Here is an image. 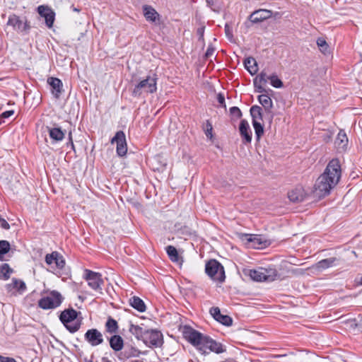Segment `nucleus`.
Instances as JSON below:
<instances>
[{"instance_id":"nucleus-1","label":"nucleus","mask_w":362,"mask_h":362,"mask_svg":"<svg viewBox=\"0 0 362 362\" xmlns=\"http://www.w3.org/2000/svg\"><path fill=\"white\" fill-rule=\"evenodd\" d=\"M341 177V166L337 159H332L327 165L324 173L317 179L314 186V193L323 197L330 193Z\"/></svg>"},{"instance_id":"nucleus-2","label":"nucleus","mask_w":362,"mask_h":362,"mask_svg":"<svg viewBox=\"0 0 362 362\" xmlns=\"http://www.w3.org/2000/svg\"><path fill=\"white\" fill-rule=\"evenodd\" d=\"M184 337L194 346H195L202 354H208L210 351L216 354H221L225 351L223 345L204 335L199 331L186 326L183 331Z\"/></svg>"},{"instance_id":"nucleus-3","label":"nucleus","mask_w":362,"mask_h":362,"mask_svg":"<svg viewBox=\"0 0 362 362\" xmlns=\"http://www.w3.org/2000/svg\"><path fill=\"white\" fill-rule=\"evenodd\" d=\"M158 77L156 74L148 75L146 78L140 81L134 88L132 95L139 97L143 93L152 94L157 90Z\"/></svg>"},{"instance_id":"nucleus-4","label":"nucleus","mask_w":362,"mask_h":362,"mask_svg":"<svg viewBox=\"0 0 362 362\" xmlns=\"http://www.w3.org/2000/svg\"><path fill=\"white\" fill-rule=\"evenodd\" d=\"M247 274L254 281L269 282L276 279L278 272L274 268L259 267L257 269L248 270Z\"/></svg>"},{"instance_id":"nucleus-5","label":"nucleus","mask_w":362,"mask_h":362,"mask_svg":"<svg viewBox=\"0 0 362 362\" xmlns=\"http://www.w3.org/2000/svg\"><path fill=\"white\" fill-rule=\"evenodd\" d=\"M205 272L214 281L223 282L226 279L224 268L216 259L209 260L205 265Z\"/></svg>"},{"instance_id":"nucleus-6","label":"nucleus","mask_w":362,"mask_h":362,"mask_svg":"<svg viewBox=\"0 0 362 362\" xmlns=\"http://www.w3.org/2000/svg\"><path fill=\"white\" fill-rule=\"evenodd\" d=\"M64 300L62 294L57 291H52L49 295L38 300V306L43 310L55 309L59 307Z\"/></svg>"},{"instance_id":"nucleus-7","label":"nucleus","mask_w":362,"mask_h":362,"mask_svg":"<svg viewBox=\"0 0 362 362\" xmlns=\"http://www.w3.org/2000/svg\"><path fill=\"white\" fill-rule=\"evenodd\" d=\"M84 278L92 289L102 293V285H103L104 281L101 274L90 269H85Z\"/></svg>"},{"instance_id":"nucleus-8","label":"nucleus","mask_w":362,"mask_h":362,"mask_svg":"<svg viewBox=\"0 0 362 362\" xmlns=\"http://www.w3.org/2000/svg\"><path fill=\"white\" fill-rule=\"evenodd\" d=\"M143 341L148 346L159 347L163 344V334L156 329H147Z\"/></svg>"},{"instance_id":"nucleus-9","label":"nucleus","mask_w":362,"mask_h":362,"mask_svg":"<svg viewBox=\"0 0 362 362\" xmlns=\"http://www.w3.org/2000/svg\"><path fill=\"white\" fill-rule=\"evenodd\" d=\"M110 142L112 144L115 143L117 144L116 152L118 156L122 157L127 154V144L126 136L123 131L117 132Z\"/></svg>"},{"instance_id":"nucleus-10","label":"nucleus","mask_w":362,"mask_h":362,"mask_svg":"<svg viewBox=\"0 0 362 362\" xmlns=\"http://www.w3.org/2000/svg\"><path fill=\"white\" fill-rule=\"evenodd\" d=\"M45 262L54 269L62 270L65 267V259L63 256L57 251L45 256Z\"/></svg>"},{"instance_id":"nucleus-11","label":"nucleus","mask_w":362,"mask_h":362,"mask_svg":"<svg viewBox=\"0 0 362 362\" xmlns=\"http://www.w3.org/2000/svg\"><path fill=\"white\" fill-rule=\"evenodd\" d=\"M8 25L12 26L16 31L25 34L29 32L30 28V25L26 20L23 21L19 16L15 14L8 17Z\"/></svg>"},{"instance_id":"nucleus-12","label":"nucleus","mask_w":362,"mask_h":362,"mask_svg":"<svg viewBox=\"0 0 362 362\" xmlns=\"http://www.w3.org/2000/svg\"><path fill=\"white\" fill-rule=\"evenodd\" d=\"M84 339L91 346H98L104 342L103 334L95 328L88 329L84 334Z\"/></svg>"},{"instance_id":"nucleus-13","label":"nucleus","mask_w":362,"mask_h":362,"mask_svg":"<svg viewBox=\"0 0 362 362\" xmlns=\"http://www.w3.org/2000/svg\"><path fill=\"white\" fill-rule=\"evenodd\" d=\"M246 244L253 248H264L269 245V242L259 235H245Z\"/></svg>"},{"instance_id":"nucleus-14","label":"nucleus","mask_w":362,"mask_h":362,"mask_svg":"<svg viewBox=\"0 0 362 362\" xmlns=\"http://www.w3.org/2000/svg\"><path fill=\"white\" fill-rule=\"evenodd\" d=\"M37 12L40 16L45 18L46 25L48 28H52L54 21V12L48 6L45 5L39 6Z\"/></svg>"},{"instance_id":"nucleus-15","label":"nucleus","mask_w":362,"mask_h":362,"mask_svg":"<svg viewBox=\"0 0 362 362\" xmlns=\"http://www.w3.org/2000/svg\"><path fill=\"white\" fill-rule=\"evenodd\" d=\"M209 313L218 322L226 326H230L233 324V319L226 315H222L218 307H212L209 310Z\"/></svg>"},{"instance_id":"nucleus-16","label":"nucleus","mask_w":362,"mask_h":362,"mask_svg":"<svg viewBox=\"0 0 362 362\" xmlns=\"http://www.w3.org/2000/svg\"><path fill=\"white\" fill-rule=\"evenodd\" d=\"M78 313L72 308L65 309L61 313L59 320L65 327H68L66 325L76 320Z\"/></svg>"},{"instance_id":"nucleus-17","label":"nucleus","mask_w":362,"mask_h":362,"mask_svg":"<svg viewBox=\"0 0 362 362\" xmlns=\"http://www.w3.org/2000/svg\"><path fill=\"white\" fill-rule=\"evenodd\" d=\"M143 13L147 21L153 23L155 24L160 23V16L159 13L151 6H143Z\"/></svg>"},{"instance_id":"nucleus-18","label":"nucleus","mask_w":362,"mask_h":362,"mask_svg":"<svg viewBox=\"0 0 362 362\" xmlns=\"http://www.w3.org/2000/svg\"><path fill=\"white\" fill-rule=\"evenodd\" d=\"M306 194L304 188L301 185H298L288 192V197L293 202H300L305 199Z\"/></svg>"},{"instance_id":"nucleus-19","label":"nucleus","mask_w":362,"mask_h":362,"mask_svg":"<svg viewBox=\"0 0 362 362\" xmlns=\"http://www.w3.org/2000/svg\"><path fill=\"white\" fill-rule=\"evenodd\" d=\"M47 83L51 87V92L54 98L57 99L59 98L63 91V83L62 81L58 78L49 77L47 79Z\"/></svg>"},{"instance_id":"nucleus-20","label":"nucleus","mask_w":362,"mask_h":362,"mask_svg":"<svg viewBox=\"0 0 362 362\" xmlns=\"http://www.w3.org/2000/svg\"><path fill=\"white\" fill-rule=\"evenodd\" d=\"M272 11L267 9H259L254 11L249 16V20L253 23H257L270 18Z\"/></svg>"},{"instance_id":"nucleus-21","label":"nucleus","mask_w":362,"mask_h":362,"mask_svg":"<svg viewBox=\"0 0 362 362\" xmlns=\"http://www.w3.org/2000/svg\"><path fill=\"white\" fill-rule=\"evenodd\" d=\"M268 78L269 76L265 70H263L254 78V86L257 93H262L266 92V90L263 88V85L267 82Z\"/></svg>"},{"instance_id":"nucleus-22","label":"nucleus","mask_w":362,"mask_h":362,"mask_svg":"<svg viewBox=\"0 0 362 362\" xmlns=\"http://www.w3.org/2000/svg\"><path fill=\"white\" fill-rule=\"evenodd\" d=\"M240 136L244 140V143H250L252 141V132L247 120L242 119L239 126Z\"/></svg>"},{"instance_id":"nucleus-23","label":"nucleus","mask_w":362,"mask_h":362,"mask_svg":"<svg viewBox=\"0 0 362 362\" xmlns=\"http://www.w3.org/2000/svg\"><path fill=\"white\" fill-rule=\"evenodd\" d=\"M47 129L48 131L49 138L53 141V142H59L64 139L66 131L62 130L61 127H47Z\"/></svg>"},{"instance_id":"nucleus-24","label":"nucleus","mask_w":362,"mask_h":362,"mask_svg":"<svg viewBox=\"0 0 362 362\" xmlns=\"http://www.w3.org/2000/svg\"><path fill=\"white\" fill-rule=\"evenodd\" d=\"M337 262L338 259L337 257H329L319 261L313 267L318 271H322L335 266Z\"/></svg>"},{"instance_id":"nucleus-25","label":"nucleus","mask_w":362,"mask_h":362,"mask_svg":"<svg viewBox=\"0 0 362 362\" xmlns=\"http://www.w3.org/2000/svg\"><path fill=\"white\" fill-rule=\"evenodd\" d=\"M110 346L115 351H119L123 349L124 340L119 335L115 334L110 339Z\"/></svg>"},{"instance_id":"nucleus-26","label":"nucleus","mask_w":362,"mask_h":362,"mask_svg":"<svg viewBox=\"0 0 362 362\" xmlns=\"http://www.w3.org/2000/svg\"><path fill=\"white\" fill-rule=\"evenodd\" d=\"M244 66L251 75H255L258 71L257 63L255 58L250 57L244 60Z\"/></svg>"},{"instance_id":"nucleus-27","label":"nucleus","mask_w":362,"mask_h":362,"mask_svg":"<svg viewBox=\"0 0 362 362\" xmlns=\"http://www.w3.org/2000/svg\"><path fill=\"white\" fill-rule=\"evenodd\" d=\"M259 103L264 107V110L267 113L272 112L273 103L270 97L267 94H261L258 96Z\"/></svg>"},{"instance_id":"nucleus-28","label":"nucleus","mask_w":362,"mask_h":362,"mask_svg":"<svg viewBox=\"0 0 362 362\" xmlns=\"http://www.w3.org/2000/svg\"><path fill=\"white\" fill-rule=\"evenodd\" d=\"M335 144L339 149L344 150L348 144V138L344 131L340 130L335 140Z\"/></svg>"},{"instance_id":"nucleus-29","label":"nucleus","mask_w":362,"mask_h":362,"mask_svg":"<svg viewBox=\"0 0 362 362\" xmlns=\"http://www.w3.org/2000/svg\"><path fill=\"white\" fill-rule=\"evenodd\" d=\"M129 304L139 312L143 313L146 310L144 302L138 296H133L129 298Z\"/></svg>"},{"instance_id":"nucleus-30","label":"nucleus","mask_w":362,"mask_h":362,"mask_svg":"<svg viewBox=\"0 0 362 362\" xmlns=\"http://www.w3.org/2000/svg\"><path fill=\"white\" fill-rule=\"evenodd\" d=\"M252 117V122H260L263 119L262 107L258 105H252L250 110Z\"/></svg>"},{"instance_id":"nucleus-31","label":"nucleus","mask_w":362,"mask_h":362,"mask_svg":"<svg viewBox=\"0 0 362 362\" xmlns=\"http://www.w3.org/2000/svg\"><path fill=\"white\" fill-rule=\"evenodd\" d=\"M129 332L139 340H142L144 338V334L146 330H143L142 327L139 325H131L129 327Z\"/></svg>"},{"instance_id":"nucleus-32","label":"nucleus","mask_w":362,"mask_h":362,"mask_svg":"<svg viewBox=\"0 0 362 362\" xmlns=\"http://www.w3.org/2000/svg\"><path fill=\"white\" fill-rule=\"evenodd\" d=\"M118 324L117 322L112 318L109 317L105 323V330L107 332L110 334H115L118 331Z\"/></svg>"},{"instance_id":"nucleus-33","label":"nucleus","mask_w":362,"mask_h":362,"mask_svg":"<svg viewBox=\"0 0 362 362\" xmlns=\"http://www.w3.org/2000/svg\"><path fill=\"white\" fill-rule=\"evenodd\" d=\"M166 252L172 262H177L179 255L177 249L173 245H168L165 247Z\"/></svg>"},{"instance_id":"nucleus-34","label":"nucleus","mask_w":362,"mask_h":362,"mask_svg":"<svg viewBox=\"0 0 362 362\" xmlns=\"http://www.w3.org/2000/svg\"><path fill=\"white\" fill-rule=\"evenodd\" d=\"M8 286H11L20 293H23L26 290V285L25 282L15 278L12 279V282L11 284H8Z\"/></svg>"},{"instance_id":"nucleus-35","label":"nucleus","mask_w":362,"mask_h":362,"mask_svg":"<svg viewBox=\"0 0 362 362\" xmlns=\"http://www.w3.org/2000/svg\"><path fill=\"white\" fill-rule=\"evenodd\" d=\"M82 325V320L76 319L74 321H71V323H69V325H66L68 327H66V329L70 332V333H75L78 332Z\"/></svg>"},{"instance_id":"nucleus-36","label":"nucleus","mask_w":362,"mask_h":362,"mask_svg":"<svg viewBox=\"0 0 362 362\" xmlns=\"http://www.w3.org/2000/svg\"><path fill=\"white\" fill-rule=\"evenodd\" d=\"M252 123L255 129L257 141H259L261 136L264 134L263 125L260 123V122H254Z\"/></svg>"},{"instance_id":"nucleus-37","label":"nucleus","mask_w":362,"mask_h":362,"mask_svg":"<svg viewBox=\"0 0 362 362\" xmlns=\"http://www.w3.org/2000/svg\"><path fill=\"white\" fill-rule=\"evenodd\" d=\"M11 246L7 240H0V260L3 259L4 255L8 252Z\"/></svg>"},{"instance_id":"nucleus-38","label":"nucleus","mask_w":362,"mask_h":362,"mask_svg":"<svg viewBox=\"0 0 362 362\" xmlns=\"http://www.w3.org/2000/svg\"><path fill=\"white\" fill-rule=\"evenodd\" d=\"M269 80H270L271 85L276 88H282L284 86L283 82L280 78H278V76L274 74L269 76Z\"/></svg>"},{"instance_id":"nucleus-39","label":"nucleus","mask_w":362,"mask_h":362,"mask_svg":"<svg viewBox=\"0 0 362 362\" xmlns=\"http://www.w3.org/2000/svg\"><path fill=\"white\" fill-rule=\"evenodd\" d=\"M0 272L4 279H8L11 274L13 272V269L8 264L5 263L1 265Z\"/></svg>"},{"instance_id":"nucleus-40","label":"nucleus","mask_w":362,"mask_h":362,"mask_svg":"<svg viewBox=\"0 0 362 362\" xmlns=\"http://www.w3.org/2000/svg\"><path fill=\"white\" fill-rule=\"evenodd\" d=\"M203 129L204 131L206 136L208 138L211 139L213 137V126L209 120L206 121L205 124L203 126Z\"/></svg>"},{"instance_id":"nucleus-41","label":"nucleus","mask_w":362,"mask_h":362,"mask_svg":"<svg viewBox=\"0 0 362 362\" xmlns=\"http://www.w3.org/2000/svg\"><path fill=\"white\" fill-rule=\"evenodd\" d=\"M317 45L322 52L326 53L327 52L328 45L325 39L319 37L317 40Z\"/></svg>"},{"instance_id":"nucleus-42","label":"nucleus","mask_w":362,"mask_h":362,"mask_svg":"<svg viewBox=\"0 0 362 362\" xmlns=\"http://www.w3.org/2000/svg\"><path fill=\"white\" fill-rule=\"evenodd\" d=\"M230 113L232 116L236 118H240L242 117V112L239 107H232L230 108Z\"/></svg>"},{"instance_id":"nucleus-43","label":"nucleus","mask_w":362,"mask_h":362,"mask_svg":"<svg viewBox=\"0 0 362 362\" xmlns=\"http://www.w3.org/2000/svg\"><path fill=\"white\" fill-rule=\"evenodd\" d=\"M225 33H226V35L227 37V38L229 40H232L233 38V29L228 24L226 23L225 25Z\"/></svg>"},{"instance_id":"nucleus-44","label":"nucleus","mask_w":362,"mask_h":362,"mask_svg":"<svg viewBox=\"0 0 362 362\" xmlns=\"http://www.w3.org/2000/svg\"><path fill=\"white\" fill-rule=\"evenodd\" d=\"M215 48L212 45H209L207 47L206 52L205 53V57L209 58L214 54Z\"/></svg>"},{"instance_id":"nucleus-45","label":"nucleus","mask_w":362,"mask_h":362,"mask_svg":"<svg viewBox=\"0 0 362 362\" xmlns=\"http://www.w3.org/2000/svg\"><path fill=\"white\" fill-rule=\"evenodd\" d=\"M217 100L222 107L225 108L226 107L225 103V97L222 93H218L217 95Z\"/></svg>"},{"instance_id":"nucleus-46","label":"nucleus","mask_w":362,"mask_h":362,"mask_svg":"<svg viewBox=\"0 0 362 362\" xmlns=\"http://www.w3.org/2000/svg\"><path fill=\"white\" fill-rule=\"evenodd\" d=\"M14 114L13 110H7L1 113V118H8Z\"/></svg>"},{"instance_id":"nucleus-47","label":"nucleus","mask_w":362,"mask_h":362,"mask_svg":"<svg viewBox=\"0 0 362 362\" xmlns=\"http://www.w3.org/2000/svg\"><path fill=\"white\" fill-rule=\"evenodd\" d=\"M0 225L4 229L8 230L10 228L8 223L3 218H0Z\"/></svg>"},{"instance_id":"nucleus-48","label":"nucleus","mask_w":362,"mask_h":362,"mask_svg":"<svg viewBox=\"0 0 362 362\" xmlns=\"http://www.w3.org/2000/svg\"><path fill=\"white\" fill-rule=\"evenodd\" d=\"M355 282L357 286H362V276L356 278Z\"/></svg>"},{"instance_id":"nucleus-49","label":"nucleus","mask_w":362,"mask_h":362,"mask_svg":"<svg viewBox=\"0 0 362 362\" xmlns=\"http://www.w3.org/2000/svg\"><path fill=\"white\" fill-rule=\"evenodd\" d=\"M5 362H18L15 358L6 356Z\"/></svg>"},{"instance_id":"nucleus-50","label":"nucleus","mask_w":362,"mask_h":362,"mask_svg":"<svg viewBox=\"0 0 362 362\" xmlns=\"http://www.w3.org/2000/svg\"><path fill=\"white\" fill-rule=\"evenodd\" d=\"M69 143L71 144V146L72 148H74V143H73V141H72L71 134V133L69 134Z\"/></svg>"},{"instance_id":"nucleus-51","label":"nucleus","mask_w":362,"mask_h":362,"mask_svg":"<svg viewBox=\"0 0 362 362\" xmlns=\"http://www.w3.org/2000/svg\"><path fill=\"white\" fill-rule=\"evenodd\" d=\"M6 357V356H4L0 355V362H5Z\"/></svg>"},{"instance_id":"nucleus-52","label":"nucleus","mask_w":362,"mask_h":362,"mask_svg":"<svg viewBox=\"0 0 362 362\" xmlns=\"http://www.w3.org/2000/svg\"><path fill=\"white\" fill-rule=\"evenodd\" d=\"M197 31L201 36H203V28H199Z\"/></svg>"},{"instance_id":"nucleus-53","label":"nucleus","mask_w":362,"mask_h":362,"mask_svg":"<svg viewBox=\"0 0 362 362\" xmlns=\"http://www.w3.org/2000/svg\"><path fill=\"white\" fill-rule=\"evenodd\" d=\"M102 362H112L111 361H110L109 359H107V358L105 357H103L102 358Z\"/></svg>"},{"instance_id":"nucleus-54","label":"nucleus","mask_w":362,"mask_h":362,"mask_svg":"<svg viewBox=\"0 0 362 362\" xmlns=\"http://www.w3.org/2000/svg\"><path fill=\"white\" fill-rule=\"evenodd\" d=\"M206 2L209 5H211L213 4V0H206Z\"/></svg>"},{"instance_id":"nucleus-55","label":"nucleus","mask_w":362,"mask_h":362,"mask_svg":"<svg viewBox=\"0 0 362 362\" xmlns=\"http://www.w3.org/2000/svg\"><path fill=\"white\" fill-rule=\"evenodd\" d=\"M73 10H74V11H77V12H78V11H80L79 9H78V8H74V9H73Z\"/></svg>"},{"instance_id":"nucleus-56","label":"nucleus","mask_w":362,"mask_h":362,"mask_svg":"<svg viewBox=\"0 0 362 362\" xmlns=\"http://www.w3.org/2000/svg\"><path fill=\"white\" fill-rule=\"evenodd\" d=\"M85 362H93V361L91 360L85 359Z\"/></svg>"}]
</instances>
